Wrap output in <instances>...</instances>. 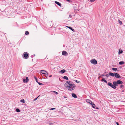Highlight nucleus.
<instances>
[{
	"instance_id": "nucleus-1",
	"label": "nucleus",
	"mask_w": 125,
	"mask_h": 125,
	"mask_svg": "<svg viewBox=\"0 0 125 125\" xmlns=\"http://www.w3.org/2000/svg\"><path fill=\"white\" fill-rule=\"evenodd\" d=\"M65 86L68 90H73L75 87V85L74 84H72V83L70 81H67L64 84Z\"/></svg>"
},
{
	"instance_id": "nucleus-2",
	"label": "nucleus",
	"mask_w": 125,
	"mask_h": 125,
	"mask_svg": "<svg viewBox=\"0 0 125 125\" xmlns=\"http://www.w3.org/2000/svg\"><path fill=\"white\" fill-rule=\"evenodd\" d=\"M90 62L91 63L94 65L96 64L97 63V61L95 59H93L91 60Z\"/></svg>"
},
{
	"instance_id": "nucleus-3",
	"label": "nucleus",
	"mask_w": 125,
	"mask_h": 125,
	"mask_svg": "<svg viewBox=\"0 0 125 125\" xmlns=\"http://www.w3.org/2000/svg\"><path fill=\"white\" fill-rule=\"evenodd\" d=\"M108 85L114 89H115L116 88V87L115 86H114L111 83H108Z\"/></svg>"
},
{
	"instance_id": "nucleus-4",
	"label": "nucleus",
	"mask_w": 125,
	"mask_h": 125,
	"mask_svg": "<svg viewBox=\"0 0 125 125\" xmlns=\"http://www.w3.org/2000/svg\"><path fill=\"white\" fill-rule=\"evenodd\" d=\"M23 55H24V57L26 58H28L29 56H28V53L27 52H24Z\"/></svg>"
},
{
	"instance_id": "nucleus-5",
	"label": "nucleus",
	"mask_w": 125,
	"mask_h": 125,
	"mask_svg": "<svg viewBox=\"0 0 125 125\" xmlns=\"http://www.w3.org/2000/svg\"><path fill=\"white\" fill-rule=\"evenodd\" d=\"M114 76H115V77L119 79L120 78H121V76L119 75V74L118 73H115Z\"/></svg>"
},
{
	"instance_id": "nucleus-6",
	"label": "nucleus",
	"mask_w": 125,
	"mask_h": 125,
	"mask_svg": "<svg viewBox=\"0 0 125 125\" xmlns=\"http://www.w3.org/2000/svg\"><path fill=\"white\" fill-rule=\"evenodd\" d=\"M62 55L67 56L68 55L67 52L65 51H63L62 52Z\"/></svg>"
},
{
	"instance_id": "nucleus-7",
	"label": "nucleus",
	"mask_w": 125,
	"mask_h": 125,
	"mask_svg": "<svg viewBox=\"0 0 125 125\" xmlns=\"http://www.w3.org/2000/svg\"><path fill=\"white\" fill-rule=\"evenodd\" d=\"M29 81V79L28 77H26V79H23V81L25 83H27Z\"/></svg>"
},
{
	"instance_id": "nucleus-8",
	"label": "nucleus",
	"mask_w": 125,
	"mask_h": 125,
	"mask_svg": "<svg viewBox=\"0 0 125 125\" xmlns=\"http://www.w3.org/2000/svg\"><path fill=\"white\" fill-rule=\"evenodd\" d=\"M117 83L118 84H121L123 83V82L120 80H117L116 81Z\"/></svg>"
},
{
	"instance_id": "nucleus-9",
	"label": "nucleus",
	"mask_w": 125,
	"mask_h": 125,
	"mask_svg": "<svg viewBox=\"0 0 125 125\" xmlns=\"http://www.w3.org/2000/svg\"><path fill=\"white\" fill-rule=\"evenodd\" d=\"M41 73L43 74H47V72L46 71L44 70H41L40 71Z\"/></svg>"
},
{
	"instance_id": "nucleus-10",
	"label": "nucleus",
	"mask_w": 125,
	"mask_h": 125,
	"mask_svg": "<svg viewBox=\"0 0 125 125\" xmlns=\"http://www.w3.org/2000/svg\"><path fill=\"white\" fill-rule=\"evenodd\" d=\"M77 6L76 5H75L73 7L74 9V11L75 13H77V10H78V9H76V8L77 7Z\"/></svg>"
},
{
	"instance_id": "nucleus-11",
	"label": "nucleus",
	"mask_w": 125,
	"mask_h": 125,
	"mask_svg": "<svg viewBox=\"0 0 125 125\" xmlns=\"http://www.w3.org/2000/svg\"><path fill=\"white\" fill-rule=\"evenodd\" d=\"M86 102L90 104H92V103H93V102L90 101V100L89 99H87L86 100Z\"/></svg>"
},
{
	"instance_id": "nucleus-12",
	"label": "nucleus",
	"mask_w": 125,
	"mask_h": 125,
	"mask_svg": "<svg viewBox=\"0 0 125 125\" xmlns=\"http://www.w3.org/2000/svg\"><path fill=\"white\" fill-rule=\"evenodd\" d=\"M55 4L58 5L60 7H61L62 6V4L59 2L56 1H55Z\"/></svg>"
},
{
	"instance_id": "nucleus-13",
	"label": "nucleus",
	"mask_w": 125,
	"mask_h": 125,
	"mask_svg": "<svg viewBox=\"0 0 125 125\" xmlns=\"http://www.w3.org/2000/svg\"><path fill=\"white\" fill-rule=\"evenodd\" d=\"M109 75L110 76H114L115 75V74H114V73H113L109 72Z\"/></svg>"
},
{
	"instance_id": "nucleus-14",
	"label": "nucleus",
	"mask_w": 125,
	"mask_h": 125,
	"mask_svg": "<svg viewBox=\"0 0 125 125\" xmlns=\"http://www.w3.org/2000/svg\"><path fill=\"white\" fill-rule=\"evenodd\" d=\"M72 96L74 98H76L77 97V96L74 93L72 94Z\"/></svg>"
},
{
	"instance_id": "nucleus-15",
	"label": "nucleus",
	"mask_w": 125,
	"mask_h": 125,
	"mask_svg": "<svg viewBox=\"0 0 125 125\" xmlns=\"http://www.w3.org/2000/svg\"><path fill=\"white\" fill-rule=\"evenodd\" d=\"M66 71L64 69H63L60 71V72L62 73L65 72Z\"/></svg>"
},
{
	"instance_id": "nucleus-16",
	"label": "nucleus",
	"mask_w": 125,
	"mask_h": 125,
	"mask_svg": "<svg viewBox=\"0 0 125 125\" xmlns=\"http://www.w3.org/2000/svg\"><path fill=\"white\" fill-rule=\"evenodd\" d=\"M67 28H69V29H71V30H72L73 31H74V30L73 29H72V28H71V27H69V26H66Z\"/></svg>"
},
{
	"instance_id": "nucleus-17",
	"label": "nucleus",
	"mask_w": 125,
	"mask_h": 125,
	"mask_svg": "<svg viewBox=\"0 0 125 125\" xmlns=\"http://www.w3.org/2000/svg\"><path fill=\"white\" fill-rule=\"evenodd\" d=\"M125 63V62L123 61H121L119 62V64L120 65H122Z\"/></svg>"
},
{
	"instance_id": "nucleus-18",
	"label": "nucleus",
	"mask_w": 125,
	"mask_h": 125,
	"mask_svg": "<svg viewBox=\"0 0 125 125\" xmlns=\"http://www.w3.org/2000/svg\"><path fill=\"white\" fill-rule=\"evenodd\" d=\"M112 70L115 71H117V69L116 68H112Z\"/></svg>"
},
{
	"instance_id": "nucleus-19",
	"label": "nucleus",
	"mask_w": 125,
	"mask_h": 125,
	"mask_svg": "<svg viewBox=\"0 0 125 125\" xmlns=\"http://www.w3.org/2000/svg\"><path fill=\"white\" fill-rule=\"evenodd\" d=\"M91 104L92 105V107L93 108H95V105L94 103H93L92 104Z\"/></svg>"
},
{
	"instance_id": "nucleus-20",
	"label": "nucleus",
	"mask_w": 125,
	"mask_h": 125,
	"mask_svg": "<svg viewBox=\"0 0 125 125\" xmlns=\"http://www.w3.org/2000/svg\"><path fill=\"white\" fill-rule=\"evenodd\" d=\"M113 84L114 86H115V85H116L117 84V82L115 81H114L113 82Z\"/></svg>"
},
{
	"instance_id": "nucleus-21",
	"label": "nucleus",
	"mask_w": 125,
	"mask_h": 125,
	"mask_svg": "<svg viewBox=\"0 0 125 125\" xmlns=\"http://www.w3.org/2000/svg\"><path fill=\"white\" fill-rule=\"evenodd\" d=\"M63 78L64 79H65L67 80H68V77L66 76H64L63 77Z\"/></svg>"
},
{
	"instance_id": "nucleus-22",
	"label": "nucleus",
	"mask_w": 125,
	"mask_h": 125,
	"mask_svg": "<svg viewBox=\"0 0 125 125\" xmlns=\"http://www.w3.org/2000/svg\"><path fill=\"white\" fill-rule=\"evenodd\" d=\"M16 110L17 112H20V110L19 108H17L16 109Z\"/></svg>"
},
{
	"instance_id": "nucleus-23",
	"label": "nucleus",
	"mask_w": 125,
	"mask_h": 125,
	"mask_svg": "<svg viewBox=\"0 0 125 125\" xmlns=\"http://www.w3.org/2000/svg\"><path fill=\"white\" fill-rule=\"evenodd\" d=\"M20 101L21 102H22L23 103H25L24 100L23 99L21 100Z\"/></svg>"
},
{
	"instance_id": "nucleus-24",
	"label": "nucleus",
	"mask_w": 125,
	"mask_h": 125,
	"mask_svg": "<svg viewBox=\"0 0 125 125\" xmlns=\"http://www.w3.org/2000/svg\"><path fill=\"white\" fill-rule=\"evenodd\" d=\"M29 32L27 31H26L25 32V34L26 35H27L29 34Z\"/></svg>"
},
{
	"instance_id": "nucleus-25",
	"label": "nucleus",
	"mask_w": 125,
	"mask_h": 125,
	"mask_svg": "<svg viewBox=\"0 0 125 125\" xmlns=\"http://www.w3.org/2000/svg\"><path fill=\"white\" fill-rule=\"evenodd\" d=\"M123 52V51L122 50H121V51L120 50L118 52V54H120V53H122Z\"/></svg>"
},
{
	"instance_id": "nucleus-26",
	"label": "nucleus",
	"mask_w": 125,
	"mask_h": 125,
	"mask_svg": "<svg viewBox=\"0 0 125 125\" xmlns=\"http://www.w3.org/2000/svg\"><path fill=\"white\" fill-rule=\"evenodd\" d=\"M124 86V85H123L121 84L120 86V88H123Z\"/></svg>"
},
{
	"instance_id": "nucleus-27",
	"label": "nucleus",
	"mask_w": 125,
	"mask_h": 125,
	"mask_svg": "<svg viewBox=\"0 0 125 125\" xmlns=\"http://www.w3.org/2000/svg\"><path fill=\"white\" fill-rule=\"evenodd\" d=\"M34 78L35 79L36 82L37 83H38V80H37V78L36 77H35V76H34Z\"/></svg>"
},
{
	"instance_id": "nucleus-28",
	"label": "nucleus",
	"mask_w": 125,
	"mask_h": 125,
	"mask_svg": "<svg viewBox=\"0 0 125 125\" xmlns=\"http://www.w3.org/2000/svg\"><path fill=\"white\" fill-rule=\"evenodd\" d=\"M118 22L121 25L122 24V22L120 20H119L118 21Z\"/></svg>"
},
{
	"instance_id": "nucleus-29",
	"label": "nucleus",
	"mask_w": 125,
	"mask_h": 125,
	"mask_svg": "<svg viewBox=\"0 0 125 125\" xmlns=\"http://www.w3.org/2000/svg\"><path fill=\"white\" fill-rule=\"evenodd\" d=\"M39 97V96H38V97H37V98H35L33 100V101H35V100H36L37 98H38V97Z\"/></svg>"
},
{
	"instance_id": "nucleus-30",
	"label": "nucleus",
	"mask_w": 125,
	"mask_h": 125,
	"mask_svg": "<svg viewBox=\"0 0 125 125\" xmlns=\"http://www.w3.org/2000/svg\"><path fill=\"white\" fill-rule=\"evenodd\" d=\"M90 1L91 2H93L95 0H90Z\"/></svg>"
},
{
	"instance_id": "nucleus-31",
	"label": "nucleus",
	"mask_w": 125,
	"mask_h": 125,
	"mask_svg": "<svg viewBox=\"0 0 125 125\" xmlns=\"http://www.w3.org/2000/svg\"><path fill=\"white\" fill-rule=\"evenodd\" d=\"M106 80H105L104 78H103L102 79V81H104V82Z\"/></svg>"
},
{
	"instance_id": "nucleus-32",
	"label": "nucleus",
	"mask_w": 125,
	"mask_h": 125,
	"mask_svg": "<svg viewBox=\"0 0 125 125\" xmlns=\"http://www.w3.org/2000/svg\"><path fill=\"white\" fill-rule=\"evenodd\" d=\"M53 92L55 94H58V93L56 92L55 91H53Z\"/></svg>"
},
{
	"instance_id": "nucleus-33",
	"label": "nucleus",
	"mask_w": 125,
	"mask_h": 125,
	"mask_svg": "<svg viewBox=\"0 0 125 125\" xmlns=\"http://www.w3.org/2000/svg\"><path fill=\"white\" fill-rule=\"evenodd\" d=\"M66 0L69 2H72V1L71 0Z\"/></svg>"
},
{
	"instance_id": "nucleus-34",
	"label": "nucleus",
	"mask_w": 125,
	"mask_h": 125,
	"mask_svg": "<svg viewBox=\"0 0 125 125\" xmlns=\"http://www.w3.org/2000/svg\"><path fill=\"white\" fill-rule=\"evenodd\" d=\"M45 74V75H46L45 76H48V73L47 72V74L46 73V74Z\"/></svg>"
},
{
	"instance_id": "nucleus-35",
	"label": "nucleus",
	"mask_w": 125,
	"mask_h": 125,
	"mask_svg": "<svg viewBox=\"0 0 125 125\" xmlns=\"http://www.w3.org/2000/svg\"><path fill=\"white\" fill-rule=\"evenodd\" d=\"M55 109V108H51L50 109V110H54V109Z\"/></svg>"
},
{
	"instance_id": "nucleus-36",
	"label": "nucleus",
	"mask_w": 125,
	"mask_h": 125,
	"mask_svg": "<svg viewBox=\"0 0 125 125\" xmlns=\"http://www.w3.org/2000/svg\"><path fill=\"white\" fill-rule=\"evenodd\" d=\"M106 77H108V76H109V75L108 74H106V75H105Z\"/></svg>"
},
{
	"instance_id": "nucleus-37",
	"label": "nucleus",
	"mask_w": 125,
	"mask_h": 125,
	"mask_svg": "<svg viewBox=\"0 0 125 125\" xmlns=\"http://www.w3.org/2000/svg\"><path fill=\"white\" fill-rule=\"evenodd\" d=\"M75 81L76 82L78 83H79V81L78 82L77 80H76Z\"/></svg>"
},
{
	"instance_id": "nucleus-38",
	"label": "nucleus",
	"mask_w": 125,
	"mask_h": 125,
	"mask_svg": "<svg viewBox=\"0 0 125 125\" xmlns=\"http://www.w3.org/2000/svg\"><path fill=\"white\" fill-rule=\"evenodd\" d=\"M38 83L40 85H41V84H42V83H40L39 82Z\"/></svg>"
},
{
	"instance_id": "nucleus-39",
	"label": "nucleus",
	"mask_w": 125,
	"mask_h": 125,
	"mask_svg": "<svg viewBox=\"0 0 125 125\" xmlns=\"http://www.w3.org/2000/svg\"><path fill=\"white\" fill-rule=\"evenodd\" d=\"M104 74H102L101 76H104Z\"/></svg>"
},
{
	"instance_id": "nucleus-40",
	"label": "nucleus",
	"mask_w": 125,
	"mask_h": 125,
	"mask_svg": "<svg viewBox=\"0 0 125 125\" xmlns=\"http://www.w3.org/2000/svg\"><path fill=\"white\" fill-rule=\"evenodd\" d=\"M118 84L117 83L116 85H115V86H118Z\"/></svg>"
},
{
	"instance_id": "nucleus-41",
	"label": "nucleus",
	"mask_w": 125,
	"mask_h": 125,
	"mask_svg": "<svg viewBox=\"0 0 125 125\" xmlns=\"http://www.w3.org/2000/svg\"><path fill=\"white\" fill-rule=\"evenodd\" d=\"M104 82L105 83H107V81L106 80Z\"/></svg>"
},
{
	"instance_id": "nucleus-42",
	"label": "nucleus",
	"mask_w": 125,
	"mask_h": 125,
	"mask_svg": "<svg viewBox=\"0 0 125 125\" xmlns=\"http://www.w3.org/2000/svg\"><path fill=\"white\" fill-rule=\"evenodd\" d=\"M117 123V125H119V124H118V123Z\"/></svg>"
},
{
	"instance_id": "nucleus-43",
	"label": "nucleus",
	"mask_w": 125,
	"mask_h": 125,
	"mask_svg": "<svg viewBox=\"0 0 125 125\" xmlns=\"http://www.w3.org/2000/svg\"><path fill=\"white\" fill-rule=\"evenodd\" d=\"M64 97L65 98H67V97H66L65 96H64Z\"/></svg>"
},
{
	"instance_id": "nucleus-44",
	"label": "nucleus",
	"mask_w": 125,
	"mask_h": 125,
	"mask_svg": "<svg viewBox=\"0 0 125 125\" xmlns=\"http://www.w3.org/2000/svg\"><path fill=\"white\" fill-rule=\"evenodd\" d=\"M52 124V123H51H51L49 124V125H51V124Z\"/></svg>"
},
{
	"instance_id": "nucleus-45",
	"label": "nucleus",
	"mask_w": 125,
	"mask_h": 125,
	"mask_svg": "<svg viewBox=\"0 0 125 125\" xmlns=\"http://www.w3.org/2000/svg\"><path fill=\"white\" fill-rule=\"evenodd\" d=\"M52 76L51 75L50 76H49V77H51V76Z\"/></svg>"
},
{
	"instance_id": "nucleus-46",
	"label": "nucleus",
	"mask_w": 125,
	"mask_h": 125,
	"mask_svg": "<svg viewBox=\"0 0 125 125\" xmlns=\"http://www.w3.org/2000/svg\"><path fill=\"white\" fill-rule=\"evenodd\" d=\"M71 16L70 15H69V17H71Z\"/></svg>"
}]
</instances>
